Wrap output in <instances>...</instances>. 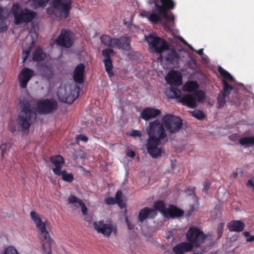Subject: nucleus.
Instances as JSON below:
<instances>
[{
	"instance_id": "f257e3e1",
	"label": "nucleus",
	"mask_w": 254,
	"mask_h": 254,
	"mask_svg": "<svg viewBox=\"0 0 254 254\" xmlns=\"http://www.w3.org/2000/svg\"><path fill=\"white\" fill-rule=\"evenodd\" d=\"M183 121L181 118L167 114L162 117L161 123L156 120L149 123L146 130L149 136L146 148L148 153L153 158H157L164 153L165 149L158 146L161 141L167 136L166 130L170 134H175L182 128Z\"/></svg>"
},
{
	"instance_id": "f03ea898",
	"label": "nucleus",
	"mask_w": 254,
	"mask_h": 254,
	"mask_svg": "<svg viewBox=\"0 0 254 254\" xmlns=\"http://www.w3.org/2000/svg\"><path fill=\"white\" fill-rule=\"evenodd\" d=\"M32 220L34 222L39 231V238L45 254H51L52 240L49 232L46 230L45 223L43 222L38 213L32 211L30 212Z\"/></svg>"
},
{
	"instance_id": "7ed1b4c3",
	"label": "nucleus",
	"mask_w": 254,
	"mask_h": 254,
	"mask_svg": "<svg viewBox=\"0 0 254 254\" xmlns=\"http://www.w3.org/2000/svg\"><path fill=\"white\" fill-rule=\"evenodd\" d=\"M35 108L27 101L23 104L21 111L19 112L16 122L22 131H29L31 124L36 119Z\"/></svg>"
},
{
	"instance_id": "20e7f679",
	"label": "nucleus",
	"mask_w": 254,
	"mask_h": 254,
	"mask_svg": "<svg viewBox=\"0 0 254 254\" xmlns=\"http://www.w3.org/2000/svg\"><path fill=\"white\" fill-rule=\"evenodd\" d=\"M166 81L171 87L169 95L171 98H179L181 97V92L177 87L182 85L183 77L181 73L175 70L170 71L165 77Z\"/></svg>"
},
{
	"instance_id": "39448f33",
	"label": "nucleus",
	"mask_w": 254,
	"mask_h": 254,
	"mask_svg": "<svg viewBox=\"0 0 254 254\" xmlns=\"http://www.w3.org/2000/svg\"><path fill=\"white\" fill-rule=\"evenodd\" d=\"M176 6V3L173 0H160V3L154 2L153 8L154 12L148 16H170L169 12ZM139 16H147L141 12ZM171 16H173L171 15Z\"/></svg>"
},
{
	"instance_id": "423d86ee",
	"label": "nucleus",
	"mask_w": 254,
	"mask_h": 254,
	"mask_svg": "<svg viewBox=\"0 0 254 254\" xmlns=\"http://www.w3.org/2000/svg\"><path fill=\"white\" fill-rule=\"evenodd\" d=\"M145 40L150 46L151 48L156 53L160 54V57H162L161 54L168 50L169 48L168 44L165 40L157 36L154 33H151L148 36H145Z\"/></svg>"
},
{
	"instance_id": "0eeeda50",
	"label": "nucleus",
	"mask_w": 254,
	"mask_h": 254,
	"mask_svg": "<svg viewBox=\"0 0 254 254\" xmlns=\"http://www.w3.org/2000/svg\"><path fill=\"white\" fill-rule=\"evenodd\" d=\"M207 235L197 227H192L189 228L187 233V240L192 248L198 247L202 244L207 238Z\"/></svg>"
},
{
	"instance_id": "6e6552de",
	"label": "nucleus",
	"mask_w": 254,
	"mask_h": 254,
	"mask_svg": "<svg viewBox=\"0 0 254 254\" xmlns=\"http://www.w3.org/2000/svg\"><path fill=\"white\" fill-rule=\"evenodd\" d=\"M58 107V102L53 99H43L36 102L37 111L42 115L51 114L56 111Z\"/></svg>"
},
{
	"instance_id": "1a4fd4ad",
	"label": "nucleus",
	"mask_w": 254,
	"mask_h": 254,
	"mask_svg": "<svg viewBox=\"0 0 254 254\" xmlns=\"http://www.w3.org/2000/svg\"><path fill=\"white\" fill-rule=\"evenodd\" d=\"M93 227L98 233L101 234L108 237L112 233H114L115 235L117 234V229L116 226L111 223H105L103 220L94 222Z\"/></svg>"
},
{
	"instance_id": "9d476101",
	"label": "nucleus",
	"mask_w": 254,
	"mask_h": 254,
	"mask_svg": "<svg viewBox=\"0 0 254 254\" xmlns=\"http://www.w3.org/2000/svg\"><path fill=\"white\" fill-rule=\"evenodd\" d=\"M218 71L221 76L224 78V79L222 81L223 89L220 93H223L224 95H225L229 97L233 89V87L230 85L227 80L233 82L235 80L234 78L227 71L220 66L218 67Z\"/></svg>"
},
{
	"instance_id": "9b49d317",
	"label": "nucleus",
	"mask_w": 254,
	"mask_h": 254,
	"mask_svg": "<svg viewBox=\"0 0 254 254\" xmlns=\"http://www.w3.org/2000/svg\"><path fill=\"white\" fill-rule=\"evenodd\" d=\"M73 33L70 30L62 29L56 40L57 44L64 48H70L73 44Z\"/></svg>"
},
{
	"instance_id": "f8f14e48",
	"label": "nucleus",
	"mask_w": 254,
	"mask_h": 254,
	"mask_svg": "<svg viewBox=\"0 0 254 254\" xmlns=\"http://www.w3.org/2000/svg\"><path fill=\"white\" fill-rule=\"evenodd\" d=\"M52 5L54 9L60 12L64 16H69L71 9L70 0H53Z\"/></svg>"
},
{
	"instance_id": "ddd939ff",
	"label": "nucleus",
	"mask_w": 254,
	"mask_h": 254,
	"mask_svg": "<svg viewBox=\"0 0 254 254\" xmlns=\"http://www.w3.org/2000/svg\"><path fill=\"white\" fill-rule=\"evenodd\" d=\"M114 53V50L110 48H107L102 51V55L105 58L103 62L105 64V70L110 77H112L114 75V73L113 71V65L111 58V54Z\"/></svg>"
},
{
	"instance_id": "4468645a",
	"label": "nucleus",
	"mask_w": 254,
	"mask_h": 254,
	"mask_svg": "<svg viewBox=\"0 0 254 254\" xmlns=\"http://www.w3.org/2000/svg\"><path fill=\"white\" fill-rule=\"evenodd\" d=\"M34 75L33 70L28 67H24L20 72L18 76V81L20 87L22 88H26L28 82Z\"/></svg>"
},
{
	"instance_id": "2eb2a0df",
	"label": "nucleus",
	"mask_w": 254,
	"mask_h": 254,
	"mask_svg": "<svg viewBox=\"0 0 254 254\" xmlns=\"http://www.w3.org/2000/svg\"><path fill=\"white\" fill-rule=\"evenodd\" d=\"M164 59L168 64L177 67L180 61V55L173 49L166 50Z\"/></svg>"
},
{
	"instance_id": "dca6fc26",
	"label": "nucleus",
	"mask_w": 254,
	"mask_h": 254,
	"mask_svg": "<svg viewBox=\"0 0 254 254\" xmlns=\"http://www.w3.org/2000/svg\"><path fill=\"white\" fill-rule=\"evenodd\" d=\"M13 16H36V13L27 8H22L18 2L14 3L11 9Z\"/></svg>"
},
{
	"instance_id": "f3484780",
	"label": "nucleus",
	"mask_w": 254,
	"mask_h": 254,
	"mask_svg": "<svg viewBox=\"0 0 254 254\" xmlns=\"http://www.w3.org/2000/svg\"><path fill=\"white\" fill-rule=\"evenodd\" d=\"M50 161L55 166L52 169L54 174L60 176L62 168L64 163V158L60 155H56L51 156Z\"/></svg>"
},
{
	"instance_id": "a211bd4d",
	"label": "nucleus",
	"mask_w": 254,
	"mask_h": 254,
	"mask_svg": "<svg viewBox=\"0 0 254 254\" xmlns=\"http://www.w3.org/2000/svg\"><path fill=\"white\" fill-rule=\"evenodd\" d=\"M113 48L128 50L130 49V40L127 37L114 38Z\"/></svg>"
},
{
	"instance_id": "6ab92c4d",
	"label": "nucleus",
	"mask_w": 254,
	"mask_h": 254,
	"mask_svg": "<svg viewBox=\"0 0 254 254\" xmlns=\"http://www.w3.org/2000/svg\"><path fill=\"white\" fill-rule=\"evenodd\" d=\"M161 113L159 109L147 107L144 109L141 113L140 118L145 121H148L159 116Z\"/></svg>"
},
{
	"instance_id": "aec40b11",
	"label": "nucleus",
	"mask_w": 254,
	"mask_h": 254,
	"mask_svg": "<svg viewBox=\"0 0 254 254\" xmlns=\"http://www.w3.org/2000/svg\"><path fill=\"white\" fill-rule=\"evenodd\" d=\"M85 68V66L83 64H78L75 67L73 78L76 83L82 84L84 82Z\"/></svg>"
},
{
	"instance_id": "412c9836",
	"label": "nucleus",
	"mask_w": 254,
	"mask_h": 254,
	"mask_svg": "<svg viewBox=\"0 0 254 254\" xmlns=\"http://www.w3.org/2000/svg\"><path fill=\"white\" fill-rule=\"evenodd\" d=\"M192 245L189 242H182L177 244L173 248V251L175 254H184L192 250Z\"/></svg>"
},
{
	"instance_id": "4be33fe9",
	"label": "nucleus",
	"mask_w": 254,
	"mask_h": 254,
	"mask_svg": "<svg viewBox=\"0 0 254 254\" xmlns=\"http://www.w3.org/2000/svg\"><path fill=\"white\" fill-rule=\"evenodd\" d=\"M156 215L155 210L153 209L150 208L149 207H144L141 209L138 214V221L140 222H142L147 218H153Z\"/></svg>"
},
{
	"instance_id": "5701e85b",
	"label": "nucleus",
	"mask_w": 254,
	"mask_h": 254,
	"mask_svg": "<svg viewBox=\"0 0 254 254\" xmlns=\"http://www.w3.org/2000/svg\"><path fill=\"white\" fill-rule=\"evenodd\" d=\"M184 212L183 210L178 208L174 205H170L166 211V217L174 218L180 217L184 215Z\"/></svg>"
},
{
	"instance_id": "b1692460",
	"label": "nucleus",
	"mask_w": 254,
	"mask_h": 254,
	"mask_svg": "<svg viewBox=\"0 0 254 254\" xmlns=\"http://www.w3.org/2000/svg\"><path fill=\"white\" fill-rule=\"evenodd\" d=\"M181 102L190 108H195L197 106L196 99L194 95L188 94L183 96L181 99Z\"/></svg>"
},
{
	"instance_id": "393cba45",
	"label": "nucleus",
	"mask_w": 254,
	"mask_h": 254,
	"mask_svg": "<svg viewBox=\"0 0 254 254\" xmlns=\"http://www.w3.org/2000/svg\"><path fill=\"white\" fill-rule=\"evenodd\" d=\"M245 227V223L241 220H233L228 224V228L231 232H240L244 230Z\"/></svg>"
},
{
	"instance_id": "a878e982",
	"label": "nucleus",
	"mask_w": 254,
	"mask_h": 254,
	"mask_svg": "<svg viewBox=\"0 0 254 254\" xmlns=\"http://www.w3.org/2000/svg\"><path fill=\"white\" fill-rule=\"evenodd\" d=\"M40 73L41 76L43 78L49 80L51 79L53 76L54 69L51 66L43 65L40 69Z\"/></svg>"
},
{
	"instance_id": "bb28decb",
	"label": "nucleus",
	"mask_w": 254,
	"mask_h": 254,
	"mask_svg": "<svg viewBox=\"0 0 254 254\" xmlns=\"http://www.w3.org/2000/svg\"><path fill=\"white\" fill-rule=\"evenodd\" d=\"M199 88V85L196 81H190L186 82L183 86V90L189 92H195Z\"/></svg>"
},
{
	"instance_id": "cd10ccee",
	"label": "nucleus",
	"mask_w": 254,
	"mask_h": 254,
	"mask_svg": "<svg viewBox=\"0 0 254 254\" xmlns=\"http://www.w3.org/2000/svg\"><path fill=\"white\" fill-rule=\"evenodd\" d=\"M46 58V54L41 48H36L33 53V59L34 61H42Z\"/></svg>"
},
{
	"instance_id": "c85d7f7f",
	"label": "nucleus",
	"mask_w": 254,
	"mask_h": 254,
	"mask_svg": "<svg viewBox=\"0 0 254 254\" xmlns=\"http://www.w3.org/2000/svg\"><path fill=\"white\" fill-rule=\"evenodd\" d=\"M239 143L242 146H252L254 145V136L243 137L239 141Z\"/></svg>"
},
{
	"instance_id": "c756f323",
	"label": "nucleus",
	"mask_w": 254,
	"mask_h": 254,
	"mask_svg": "<svg viewBox=\"0 0 254 254\" xmlns=\"http://www.w3.org/2000/svg\"><path fill=\"white\" fill-rule=\"evenodd\" d=\"M154 207L155 210H158L159 211L162 213L164 216H166V211L167 208H166L163 201L158 200L155 201L154 203Z\"/></svg>"
},
{
	"instance_id": "7c9ffc66",
	"label": "nucleus",
	"mask_w": 254,
	"mask_h": 254,
	"mask_svg": "<svg viewBox=\"0 0 254 254\" xmlns=\"http://www.w3.org/2000/svg\"><path fill=\"white\" fill-rule=\"evenodd\" d=\"M228 96L224 95L223 93H219L217 97V108L221 109L224 107L226 103V99Z\"/></svg>"
},
{
	"instance_id": "2f4dec72",
	"label": "nucleus",
	"mask_w": 254,
	"mask_h": 254,
	"mask_svg": "<svg viewBox=\"0 0 254 254\" xmlns=\"http://www.w3.org/2000/svg\"><path fill=\"white\" fill-rule=\"evenodd\" d=\"M100 39L104 45L113 48L114 38H112L110 36L107 35H103L101 36Z\"/></svg>"
},
{
	"instance_id": "473e14b6",
	"label": "nucleus",
	"mask_w": 254,
	"mask_h": 254,
	"mask_svg": "<svg viewBox=\"0 0 254 254\" xmlns=\"http://www.w3.org/2000/svg\"><path fill=\"white\" fill-rule=\"evenodd\" d=\"M122 195L123 193L122 191L119 190L116 193L115 199H116V201L119 206L121 208L123 209L126 207V204L123 201Z\"/></svg>"
},
{
	"instance_id": "72a5a7b5",
	"label": "nucleus",
	"mask_w": 254,
	"mask_h": 254,
	"mask_svg": "<svg viewBox=\"0 0 254 254\" xmlns=\"http://www.w3.org/2000/svg\"><path fill=\"white\" fill-rule=\"evenodd\" d=\"M35 17H14V22L16 24L28 23L32 21Z\"/></svg>"
},
{
	"instance_id": "f704fd0d",
	"label": "nucleus",
	"mask_w": 254,
	"mask_h": 254,
	"mask_svg": "<svg viewBox=\"0 0 254 254\" xmlns=\"http://www.w3.org/2000/svg\"><path fill=\"white\" fill-rule=\"evenodd\" d=\"M62 176V179L66 182L71 183L73 181L74 177L71 173L67 174L65 170L61 171L60 176Z\"/></svg>"
},
{
	"instance_id": "c9c22d12",
	"label": "nucleus",
	"mask_w": 254,
	"mask_h": 254,
	"mask_svg": "<svg viewBox=\"0 0 254 254\" xmlns=\"http://www.w3.org/2000/svg\"><path fill=\"white\" fill-rule=\"evenodd\" d=\"M8 17H0V32H4L7 29V18Z\"/></svg>"
},
{
	"instance_id": "e433bc0d",
	"label": "nucleus",
	"mask_w": 254,
	"mask_h": 254,
	"mask_svg": "<svg viewBox=\"0 0 254 254\" xmlns=\"http://www.w3.org/2000/svg\"><path fill=\"white\" fill-rule=\"evenodd\" d=\"M49 0H33V3L36 7H45Z\"/></svg>"
},
{
	"instance_id": "4c0bfd02",
	"label": "nucleus",
	"mask_w": 254,
	"mask_h": 254,
	"mask_svg": "<svg viewBox=\"0 0 254 254\" xmlns=\"http://www.w3.org/2000/svg\"><path fill=\"white\" fill-rule=\"evenodd\" d=\"M31 49H32V45H30L29 46V47L28 48H27V49H25L24 47L23 44L22 45V50H23L22 58H23V61L24 62H25L27 60V58H28V57L30 55V53L31 52Z\"/></svg>"
},
{
	"instance_id": "58836bf2",
	"label": "nucleus",
	"mask_w": 254,
	"mask_h": 254,
	"mask_svg": "<svg viewBox=\"0 0 254 254\" xmlns=\"http://www.w3.org/2000/svg\"><path fill=\"white\" fill-rule=\"evenodd\" d=\"M194 95L196 97L197 100L199 102H201L204 100L205 94L202 90H198L197 89L194 92Z\"/></svg>"
},
{
	"instance_id": "ea45409f",
	"label": "nucleus",
	"mask_w": 254,
	"mask_h": 254,
	"mask_svg": "<svg viewBox=\"0 0 254 254\" xmlns=\"http://www.w3.org/2000/svg\"><path fill=\"white\" fill-rule=\"evenodd\" d=\"M192 116L198 120H203L205 118V115L201 110H195L192 113Z\"/></svg>"
},
{
	"instance_id": "a19ab883",
	"label": "nucleus",
	"mask_w": 254,
	"mask_h": 254,
	"mask_svg": "<svg viewBox=\"0 0 254 254\" xmlns=\"http://www.w3.org/2000/svg\"><path fill=\"white\" fill-rule=\"evenodd\" d=\"M149 21H151L153 23H158L160 22L162 18L164 17L166 19H171V18L174 19L175 17H147Z\"/></svg>"
},
{
	"instance_id": "79ce46f5",
	"label": "nucleus",
	"mask_w": 254,
	"mask_h": 254,
	"mask_svg": "<svg viewBox=\"0 0 254 254\" xmlns=\"http://www.w3.org/2000/svg\"><path fill=\"white\" fill-rule=\"evenodd\" d=\"M181 40L184 44L188 45L190 49L191 50H194L199 55L202 56L203 54V49H200L197 51L193 49L191 45H189L183 38H181Z\"/></svg>"
},
{
	"instance_id": "37998d69",
	"label": "nucleus",
	"mask_w": 254,
	"mask_h": 254,
	"mask_svg": "<svg viewBox=\"0 0 254 254\" xmlns=\"http://www.w3.org/2000/svg\"><path fill=\"white\" fill-rule=\"evenodd\" d=\"M224 224L223 223H220L217 228V233L218 234V239H220L223 233Z\"/></svg>"
},
{
	"instance_id": "c03bdc74",
	"label": "nucleus",
	"mask_w": 254,
	"mask_h": 254,
	"mask_svg": "<svg viewBox=\"0 0 254 254\" xmlns=\"http://www.w3.org/2000/svg\"><path fill=\"white\" fill-rule=\"evenodd\" d=\"M88 140V138L87 136L84 134H79L77 135L75 137V141L76 143L78 144L79 141H82L83 142H86Z\"/></svg>"
},
{
	"instance_id": "a18cd8bd",
	"label": "nucleus",
	"mask_w": 254,
	"mask_h": 254,
	"mask_svg": "<svg viewBox=\"0 0 254 254\" xmlns=\"http://www.w3.org/2000/svg\"><path fill=\"white\" fill-rule=\"evenodd\" d=\"M68 200L70 203H78L79 204V201H82V200L78 199L76 196L73 195H70L68 198Z\"/></svg>"
},
{
	"instance_id": "49530a36",
	"label": "nucleus",
	"mask_w": 254,
	"mask_h": 254,
	"mask_svg": "<svg viewBox=\"0 0 254 254\" xmlns=\"http://www.w3.org/2000/svg\"><path fill=\"white\" fill-rule=\"evenodd\" d=\"M4 254H18L16 250L12 246L7 248L4 252Z\"/></svg>"
},
{
	"instance_id": "de8ad7c7",
	"label": "nucleus",
	"mask_w": 254,
	"mask_h": 254,
	"mask_svg": "<svg viewBox=\"0 0 254 254\" xmlns=\"http://www.w3.org/2000/svg\"><path fill=\"white\" fill-rule=\"evenodd\" d=\"M9 10L6 7H3L2 6H0V16H4V15H7V16L9 15Z\"/></svg>"
},
{
	"instance_id": "09e8293b",
	"label": "nucleus",
	"mask_w": 254,
	"mask_h": 254,
	"mask_svg": "<svg viewBox=\"0 0 254 254\" xmlns=\"http://www.w3.org/2000/svg\"><path fill=\"white\" fill-rule=\"evenodd\" d=\"M105 203L109 205H113L117 203L116 199L114 197H109L105 199Z\"/></svg>"
},
{
	"instance_id": "8fccbe9b",
	"label": "nucleus",
	"mask_w": 254,
	"mask_h": 254,
	"mask_svg": "<svg viewBox=\"0 0 254 254\" xmlns=\"http://www.w3.org/2000/svg\"><path fill=\"white\" fill-rule=\"evenodd\" d=\"M245 237L247 238L246 241L248 242L254 241V236H251L249 232L246 231L243 233Z\"/></svg>"
},
{
	"instance_id": "3c124183",
	"label": "nucleus",
	"mask_w": 254,
	"mask_h": 254,
	"mask_svg": "<svg viewBox=\"0 0 254 254\" xmlns=\"http://www.w3.org/2000/svg\"><path fill=\"white\" fill-rule=\"evenodd\" d=\"M81 207V212L84 215H87L88 209L82 201H79V204Z\"/></svg>"
},
{
	"instance_id": "603ef678",
	"label": "nucleus",
	"mask_w": 254,
	"mask_h": 254,
	"mask_svg": "<svg viewBox=\"0 0 254 254\" xmlns=\"http://www.w3.org/2000/svg\"><path fill=\"white\" fill-rule=\"evenodd\" d=\"M129 135L133 137H141L142 136V134L139 130H132V131L130 132Z\"/></svg>"
},
{
	"instance_id": "864d4df0",
	"label": "nucleus",
	"mask_w": 254,
	"mask_h": 254,
	"mask_svg": "<svg viewBox=\"0 0 254 254\" xmlns=\"http://www.w3.org/2000/svg\"><path fill=\"white\" fill-rule=\"evenodd\" d=\"M210 185L209 182H205L203 184V191L205 192L207 191L210 188Z\"/></svg>"
},
{
	"instance_id": "5fc2aeb1",
	"label": "nucleus",
	"mask_w": 254,
	"mask_h": 254,
	"mask_svg": "<svg viewBox=\"0 0 254 254\" xmlns=\"http://www.w3.org/2000/svg\"><path fill=\"white\" fill-rule=\"evenodd\" d=\"M126 154L127 156L130 157L131 158H133L135 156V153L134 151L130 150L127 151Z\"/></svg>"
},
{
	"instance_id": "6e6d98bb",
	"label": "nucleus",
	"mask_w": 254,
	"mask_h": 254,
	"mask_svg": "<svg viewBox=\"0 0 254 254\" xmlns=\"http://www.w3.org/2000/svg\"><path fill=\"white\" fill-rule=\"evenodd\" d=\"M126 222L129 230H132L133 228V225L131 223L127 217L126 218Z\"/></svg>"
},
{
	"instance_id": "4d7b16f0",
	"label": "nucleus",
	"mask_w": 254,
	"mask_h": 254,
	"mask_svg": "<svg viewBox=\"0 0 254 254\" xmlns=\"http://www.w3.org/2000/svg\"><path fill=\"white\" fill-rule=\"evenodd\" d=\"M247 186L248 187L251 188L253 187H254V183L252 180H249L247 183Z\"/></svg>"
},
{
	"instance_id": "13d9d810",
	"label": "nucleus",
	"mask_w": 254,
	"mask_h": 254,
	"mask_svg": "<svg viewBox=\"0 0 254 254\" xmlns=\"http://www.w3.org/2000/svg\"><path fill=\"white\" fill-rule=\"evenodd\" d=\"M204 251L203 250L200 249L199 250H195L193 251V254H202Z\"/></svg>"
},
{
	"instance_id": "bf43d9fd",
	"label": "nucleus",
	"mask_w": 254,
	"mask_h": 254,
	"mask_svg": "<svg viewBox=\"0 0 254 254\" xmlns=\"http://www.w3.org/2000/svg\"><path fill=\"white\" fill-rule=\"evenodd\" d=\"M188 191L191 192L192 193L195 192V187H189L187 189Z\"/></svg>"
},
{
	"instance_id": "052dcab7",
	"label": "nucleus",
	"mask_w": 254,
	"mask_h": 254,
	"mask_svg": "<svg viewBox=\"0 0 254 254\" xmlns=\"http://www.w3.org/2000/svg\"><path fill=\"white\" fill-rule=\"evenodd\" d=\"M85 220L86 221H88L89 222H91V221H92V218L90 216H86L85 218Z\"/></svg>"
},
{
	"instance_id": "680f3d73",
	"label": "nucleus",
	"mask_w": 254,
	"mask_h": 254,
	"mask_svg": "<svg viewBox=\"0 0 254 254\" xmlns=\"http://www.w3.org/2000/svg\"><path fill=\"white\" fill-rule=\"evenodd\" d=\"M236 137V134H232V135H231L230 136V139L231 140H232V141H234V138H235Z\"/></svg>"
},
{
	"instance_id": "e2e57ef3",
	"label": "nucleus",
	"mask_w": 254,
	"mask_h": 254,
	"mask_svg": "<svg viewBox=\"0 0 254 254\" xmlns=\"http://www.w3.org/2000/svg\"><path fill=\"white\" fill-rule=\"evenodd\" d=\"M154 2H153V3L154 4V2L155 1H157V2H158V3H160V0H154Z\"/></svg>"
},
{
	"instance_id": "0e129e2a",
	"label": "nucleus",
	"mask_w": 254,
	"mask_h": 254,
	"mask_svg": "<svg viewBox=\"0 0 254 254\" xmlns=\"http://www.w3.org/2000/svg\"><path fill=\"white\" fill-rule=\"evenodd\" d=\"M1 155L2 156H3V151H2Z\"/></svg>"
}]
</instances>
